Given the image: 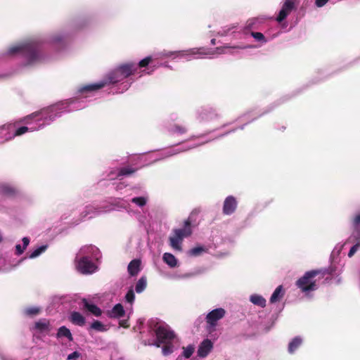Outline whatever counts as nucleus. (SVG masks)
Listing matches in <instances>:
<instances>
[{"label": "nucleus", "mask_w": 360, "mask_h": 360, "mask_svg": "<svg viewBox=\"0 0 360 360\" xmlns=\"http://www.w3.org/2000/svg\"><path fill=\"white\" fill-rule=\"evenodd\" d=\"M8 54L21 53L27 60L28 64H32L39 59V46L35 41H26L9 48Z\"/></svg>", "instance_id": "obj_1"}, {"label": "nucleus", "mask_w": 360, "mask_h": 360, "mask_svg": "<svg viewBox=\"0 0 360 360\" xmlns=\"http://www.w3.org/2000/svg\"><path fill=\"white\" fill-rule=\"evenodd\" d=\"M326 274V270L316 269L307 271L296 281V285L303 292L314 291L317 289L316 282L314 278L321 274L322 277Z\"/></svg>", "instance_id": "obj_2"}, {"label": "nucleus", "mask_w": 360, "mask_h": 360, "mask_svg": "<svg viewBox=\"0 0 360 360\" xmlns=\"http://www.w3.org/2000/svg\"><path fill=\"white\" fill-rule=\"evenodd\" d=\"M174 235L169 238V245L174 250L182 251V242L184 238L189 237L192 234L191 221L188 218L184 221L183 229L173 230Z\"/></svg>", "instance_id": "obj_3"}, {"label": "nucleus", "mask_w": 360, "mask_h": 360, "mask_svg": "<svg viewBox=\"0 0 360 360\" xmlns=\"http://www.w3.org/2000/svg\"><path fill=\"white\" fill-rule=\"evenodd\" d=\"M75 262L77 270L82 274H91L97 269L96 264L88 257L84 256Z\"/></svg>", "instance_id": "obj_4"}, {"label": "nucleus", "mask_w": 360, "mask_h": 360, "mask_svg": "<svg viewBox=\"0 0 360 360\" xmlns=\"http://www.w3.org/2000/svg\"><path fill=\"white\" fill-rule=\"evenodd\" d=\"M154 330L156 338L163 343L172 342L175 338L174 332L166 326H157Z\"/></svg>", "instance_id": "obj_5"}, {"label": "nucleus", "mask_w": 360, "mask_h": 360, "mask_svg": "<svg viewBox=\"0 0 360 360\" xmlns=\"http://www.w3.org/2000/svg\"><path fill=\"white\" fill-rule=\"evenodd\" d=\"M225 314L226 311L223 308L215 309L207 314L206 321L210 326L214 327L217 321L224 318Z\"/></svg>", "instance_id": "obj_6"}, {"label": "nucleus", "mask_w": 360, "mask_h": 360, "mask_svg": "<svg viewBox=\"0 0 360 360\" xmlns=\"http://www.w3.org/2000/svg\"><path fill=\"white\" fill-rule=\"evenodd\" d=\"M137 68L138 67L133 63L123 64L115 70V74H121L122 75V77L125 79L134 75L137 70Z\"/></svg>", "instance_id": "obj_7"}, {"label": "nucleus", "mask_w": 360, "mask_h": 360, "mask_svg": "<svg viewBox=\"0 0 360 360\" xmlns=\"http://www.w3.org/2000/svg\"><path fill=\"white\" fill-rule=\"evenodd\" d=\"M295 8V3L293 0H285L282 6L281 11L276 18V20L278 22H281L284 20L287 16L291 13Z\"/></svg>", "instance_id": "obj_8"}, {"label": "nucleus", "mask_w": 360, "mask_h": 360, "mask_svg": "<svg viewBox=\"0 0 360 360\" xmlns=\"http://www.w3.org/2000/svg\"><path fill=\"white\" fill-rule=\"evenodd\" d=\"M237 207V201L235 197L232 195L228 196L223 205V213L226 215L233 214Z\"/></svg>", "instance_id": "obj_9"}, {"label": "nucleus", "mask_w": 360, "mask_h": 360, "mask_svg": "<svg viewBox=\"0 0 360 360\" xmlns=\"http://www.w3.org/2000/svg\"><path fill=\"white\" fill-rule=\"evenodd\" d=\"M213 348V343L209 339L204 340L199 345L198 355L200 357H206Z\"/></svg>", "instance_id": "obj_10"}, {"label": "nucleus", "mask_w": 360, "mask_h": 360, "mask_svg": "<svg viewBox=\"0 0 360 360\" xmlns=\"http://www.w3.org/2000/svg\"><path fill=\"white\" fill-rule=\"evenodd\" d=\"M83 309L90 312L96 316H100L102 314V310L96 304L90 303L86 299L82 300Z\"/></svg>", "instance_id": "obj_11"}, {"label": "nucleus", "mask_w": 360, "mask_h": 360, "mask_svg": "<svg viewBox=\"0 0 360 360\" xmlns=\"http://www.w3.org/2000/svg\"><path fill=\"white\" fill-rule=\"evenodd\" d=\"M108 314V316L110 318L119 319L125 315V311L121 304H117Z\"/></svg>", "instance_id": "obj_12"}, {"label": "nucleus", "mask_w": 360, "mask_h": 360, "mask_svg": "<svg viewBox=\"0 0 360 360\" xmlns=\"http://www.w3.org/2000/svg\"><path fill=\"white\" fill-rule=\"evenodd\" d=\"M141 260L133 259L131 260L127 267L128 272L131 276H136L141 270Z\"/></svg>", "instance_id": "obj_13"}, {"label": "nucleus", "mask_w": 360, "mask_h": 360, "mask_svg": "<svg viewBox=\"0 0 360 360\" xmlns=\"http://www.w3.org/2000/svg\"><path fill=\"white\" fill-rule=\"evenodd\" d=\"M70 320L73 324L79 326H83L86 323L85 318L77 311L71 313Z\"/></svg>", "instance_id": "obj_14"}, {"label": "nucleus", "mask_w": 360, "mask_h": 360, "mask_svg": "<svg viewBox=\"0 0 360 360\" xmlns=\"http://www.w3.org/2000/svg\"><path fill=\"white\" fill-rule=\"evenodd\" d=\"M105 85H106V82H101L96 83V84L85 85L79 89V92L83 93V92H87V91H96V90L102 89Z\"/></svg>", "instance_id": "obj_15"}, {"label": "nucleus", "mask_w": 360, "mask_h": 360, "mask_svg": "<svg viewBox=\"0 0 360 360\" xmlns=\"http://www.w3.org/2000/svg\"><path fill=\"white\" fill-rule=\"evenodd\" d=\"M49 321L46 319H43L35 322L34 328L36 330L42 333L46 330H49Z\"/></svg>", "instance_id": "obj_16"}, {"label": "nucleus", "mask_w": 360, "mask_h": 360, "mask_svg": "<svg viewBox=\"0 0 360 360\" xmlns=\"http://www.w3.org/2000/svg\"><path fill=\"white\" fill-rule=\"evenodd\" d=\"M302 343V340L300 337L294 338L288 345V352L293 354L301 346Z\"/></svg>", "instance_id": "obj_17"}, {"label": "nucleus", "mask_w": 360, "mask_h": 360, "mask_svg": "<svg viewBox=\"0 0 360 360\" xmlns=\"http://www.w3.org/2000/svg\"><path fill=\"white\" fill-rule=\"evenodd\" d=\"M162 259L164 262H165L168 266H169L172 268L176 267L177 266V259L171 253H164L162 256Z\"/></svg>", "instance_id": "obj_18"}, {"label": "nucleus", "mask_w": 360, "mask_h": 360, "mask_svg": "<svg viewBox=\"0 0 360 360\" xmlns=\"http://www.w3.org/2000/svg\"><path fill=\"white\" fill-rule=\"evenodd\" d=\"M0 192L5 195L11 197L16 195L17 190L9 185L3 184L0 186Z\"/></svg>", "instance_id": "obj_19"}, {"label": "nucleus", "mask_w": 360, "mask_h": 360, "mask_svg": "<svg viewBox=\"0 0 360 360\" xmlns=\"http://www.w3.org/2000/svg\"><path fill=\"white\" fill-rule=\"evenodd\" d=\"M250 300L255 305L259 306L260 307H264L266 306V300L259 295H252L250 296Z\"/></svg>", "instance_id": "obj_20"}, {"label": "nucleus", "mask_w": 360, "mask_h": 360, "mask_svg": "<svg viewBox=\"0 0 360 360\" xmlns=\"http://www.w3.org/2000/svg\"><path fill=\"white\" fill-rule=\"evenodd\" d=\"M138 170V168H135L131 166L122 167L119 169L117 177L120 178L122 176H128L134 174Z\"/></svg>", "instance_id": "obj_21"}, {"label": "nucleus", "mask_w": 360, "mask_h": 360, "mask_svg": "<svg viewBox=\"0 0 360 360\" xmlns=\"http://www.w3.org/2000/svg\"><path fill=\"white\" fill-rule=\"evenodd\" d=\"M98 212H100L98 207H96L91 205H89L85 207L84 210L81 213L80 216L82 219H84L89 214H96Z\"/></svg>", "instance_id": "obj_22"}, {"label": "nucleus", "mask_w": 360, "mask_h": 360, "mask_svg": "<svg viewBox=\"0 0 360 360\" xmlns=\"http://www.w3.org/2000/svg\"><path fill=\"white\" fill-rule=\"evenodd\" d=\"M57 337L58 338L65 337L68 339L69 341L73 340V337L72 335L70 330L65 326H61L58 328V330L57 333Z\"/></svg>", "instance_id": "obj_23"}, {"label": "nucleus", "mask_w": 360, "mask_h": 360, "mask_svg": "<svg viewBox=\"0 0 360 360\" xmlns=\"http://www.w3.org/2000/svg\"><path fill=\"white\" fill-rule=\"evenodd\" d=\"M283 290L282 285L278 286L276 290L274 291L273 294L271 295L270 297V302L271 303H275L278 302L283 296V294L281 293Z\"/></svg>", "instance_id": "obj_24"}, {"label": "nucleus", "mask_w": 360, "mask_h": 360, "mask_svg": "<svg viewBox=\"0 0 360 360\" xmlns=\"http://www.w3.org/2000/svg\"><path fill=\"white\" fill-rule=\"evenodd\" d=\"M147 281L146 277H141L136 284L135 290L137 293L142 292L146 288Z\"/></svg>", "instance_id": "obj_25"}, {"label": "nucleus", "mask_w": 360, "mask_h": 360, "mask_svg": "<svg viewBox=\"0 0 360 360\" xmlns=\"http://www.w3.org/2000/svg\"><path fill=\"white\" fill-rule=\"evenodd\" d=\"M41 311V309L37 307H32L26 308L24 311L25 315L32 317L38 315Z\"/></svg>", "instance_id": "obj_26"}, {"label": "nucleus", "mask_w": 360, "mask_h": 360, "mask_svg": "<svg viewBox=\"0 0 360 360\" xmlns=\"http://www.w3.org/2000/svg\"><path fill=\"white\" fill-rule=\"evenodd\" d=\"M122 77V75L121 74H115V70L108 75V79L110 83L115 84L124 79Z\"/></svg>", "instance_id": "obj_27"}, {"label": "nucleus", "mask_w": 360, "mask_h": 360, "mask_svg": "<svg viewBox=\"0 0 360 360\" xmlns=\"http://www.w3.org/2000/svg\"><path fill=\"white\" fill-rule=\"evenodd\" d=\"M91 328L100 332H104L107 330L106 327L100 321L98 320L94 321L91 324Z\"/></svg>", "instance_id": "obj_28"}, {"label": "nucleus", "mask_w": 360, "mask_h": 360, "mask_svg": "<svg viewBox=\"0 0 360 360\" xmlns=\"http://www.w3.org/2000/svg\"><path fill=\"white\" fill-rule=\"evenodd\" d=\"M218 117L217 113L214 110H210L202 113V119L210 121Z\"/></svg>", "instance_id": "obj_29"}, {"label": "nucleus", "mask_w": 360, "mask_h": 360, "mask_svg": "<svg viewBox=\"0 0 360 360\" xmlns=\"http://www.w3.org/2000/svg\"><path fill=\"white\" fill-rule=\"evenodd\" d=\"M48 248L47 245H41L34 250L30 255V258L34 259L39 256L42 252H45Z\"/></svg>", "instance_id": "obj_30"}, {"label": "nucleus", "mask_w": 360, "mask_h": 360, "mask_svg": "<svg viewBox=\"0 0 360 360\" xmlns=\"http://www.w3.org/2000/svg\"><path fill=\"white\" fill-rule=\"evenodd\" d=\"M194 351L195 347L193 345H190L187 347H183V356L186 359H189L193 354Z\"/></svg>", "instance_id": "obj_31"}, {"label": "nucleus", "mask_w": 360, "mask_h": 360, "mask_svg": "<svg viewBox=\"0 0 360 360\" xmlns=\"http://www.w3.org/2000/svg\"><path fill=\"white\" fill-rule=\"evenodd\" d=\"M163 347H162V354L165 356H167L172 353L173 352V345L172 342H168L166 343H163Z\"/></svg>", "instance_id": "obj_32"}, {"label": "nucleus", "mask_w": 360, "mask_h": 360, "mask_svg": "<svg viewBox=\"0 0 360 360\" xmlns=\"http://www.w3.org/2000/svg\"><path fill=\"white\" fill-rule=\"evenodd\" d=\"M205 251V248L201 246L195 247L189 250V255L191 256H198Z\"/></svg>", "instance_id": "obj_33"}, {"label": "nucleus", "mask_w": 360, "mask_h": 360, "mask_svg": "<svg viewBox=\"0 0 360 360\" xmlns=\"http://www.w3.org/2000/svg\"><path fill=\"white\" fill-rule=\"evenodd\" d=\"M352 238H353L354 240L356 241V243L360 245V226L354 227L353 233L349 239Z\"/></svg>", "instance_id": "obj_34"}, {"label": "nucleus", "mask_w": 360, "mask_h": 360, "mask_svg": "<svg viewBox=\"0 0 360 360\" xmlns=\"http://www.w3.org/2000/svg\"><path fill=\"white\" fill-rule=\"evenodd\" d=\"M131 202L140 207H143L146 204V199L144 197H135L131 199Z\"/></svg>", "instance_id": "obj_35"}, {"label": "nucleus", "mask_w": 360, "mask_h": 360, "mask_svg": "<svg viewBox=\"0 0 360 360\" xmlns=\"http://www.w3.org/2000/svg\"><path fill=\"white\" fill-rule=\"evenodd\" d=\"M251 36L254 37L258 41L266 42L264 35L262 32H252Z\"/></svg>", "instance_id": "obj_36"}, {"label": "nucleus", "mask_w": 360, "mask_h": 360, "mask_svg": "<svg viewBox=\"0 0 360 360\" xmlns=\"http://www.w3.org/2000/svg\"><path fill=\"white\" fill-rule=\"evenodd\" d=\"M186 131L187 130H186V127L181 126V125H178V124H175L172 129V131L173 133H176V134H185L186 132Z\"/></svg>", "instance_id": "obj_37"}, {"label": "nucleus", "mask_w": 360, "mask_h": 360, "mask_svg": "<svg viewBox=\"0 0 360 360\" xmlns=\"http://www.w3.org/2000/svg\"><path fill=\"white\" fill-rule=\"evenodd\" d=\"M134 298L135 295L134 290L132 289L129 290L125 296L126 301L131 304L134 301Z\"/></svg>", "instance_id": "obj_38"}, {"label": "nucleus", "mask_w": 360, "mask_h": 360, "mask_svg": "<svg viewBox=\"0 0 360 360\" xmlns=\"http://www.w3.org/2000/svg\"><path fill=\"white\" fill-rule=\"evenodd\" d=\"M152 61L151 56H147L145 58L142 59L139 61L138 66L139 68H145L148 65V64Z\"/></svg>", "instance_id": "obj_39"}, {"label": "nucleus", "mask_w": 360, "mask_h": 360, "mask_svg": "<svg viewBox=\"0 0 360 360\" xmlns=\"http://www.w3.org/2000/svg\"><path fill=\"white\" fill-rule=\"evenodd\" d=\"M29 131V128L27 127H21L20 128H18L15 134H14V136H21L22 134H24L25 133Z\"/></svg>", "instance_id": "obj_40"}, {"label": "nucleus", "mask_w": 360, "mask_h": 360, "mask_svg": "<svg viewBox=\"0 0 360 360\" xmlns=\"http://www.w3.org/2000/svg\"><path fill=\"white\" fill-rule=\"evenodd\" d=\"M360 247V245L358 244L357 243H356L355 245H354L349 250V252H348V257H352L356 252V251L359 250Z\"/></svg>", "instance_id": "obj_41"}, {"label": "nucleus", "mask_w": 360, "mask_h": 360, "mask_svg": "<svg viewBox=\"0 0 360 360\" xmlns=\"http://www.w3.org/2000/svg\"><path fill=\"white\" fill-rule=\"evenodd\" d=\"M80 355H81V354L79 352L75 351V352L70 354L68 356L67 359L68 360H76L80 356Z\"/></svg>", "instance_id": "obj_42"}, {"label": "nucleus", "mask_w": 360, "mask_h": 360, "mask_svg": "<svg viewBox=\"0 0 360 360\" xmlns=\"http://www.w3.org/2000/svg\"><path fill=\"white\" fill-rule=\"evenodd\" d=\"M360 224V212L353 219L354 227L359 226Z\"/></svg>", "instance_id": "obj_43"}, {"label": "nucleus", "mask_w": 360, "mask_h": 360, "mask_svg": "<svg viewBox=\"0 0 360 360\" xmlns=\"http://www.w3.org/2000/svg\"><path fill=\"white\" fill-rule=\"evenodd\" d=\"M25 250V248H24V247L22 248L20 244H18V245H15V250H16V255H22Z\"/></svg>", "instance_id": "obj_44"}, {"label": "nucleus", "mask_w": 360, "mask_h": 360, "mask_svg": "<svg viewBox=\"0 0 360 360\" xmlns=\"http://www.w3.org/2000/svg\"><path fill=\"white\" fill-rule=\"evenodd\" d=\"M328 1V0H316V6L318 7H322Z\"/></svg>", "instance_id": "obj_45"}, {"label": "nucleus", "mask_w": 360, "mask_h": 360, "mask_svg": "<svg viewBox=\"0 0 360 360\" xmlns=\"http://www.w3.org/2000/svg\"><path fill=\"white\" fill-rule=\"evenodd\" d=\"M120 326L121 327H123V328H129V325L128 324V321L127 320H122L120 321Z\"/></svg>", "instance_id": "obj_46"}, {"label": "nucleus", "mask_w": 360, "mask_h": 360, "mask_svg": "<svg viewBox=\"0 0 360 360\" xmlns=\"http://www.w3.org/2000/svg\"><path fill=\"white\" fill-rule=\"evenodd\" d=\"M22 240L23 243V247L26 249L30 243V239L27 237H24Z\"/></svg>", "instance_id": "obj_47"}, {"label": "nucleus", "mask_w": 360, "mask_h": 360, "mask_svg": "<svg viewBox=\"0 0 360 360\" xmlns=\"http://www.w3.org/2000/svg\"><path fill=\"white\" fill-rule=\"evenodd\" d=\"M162 344H163V342L156 338V340L153 345L157 347H160Z\"/></svg>", "instance_id": "obj_48"}, {"label": "nucleus", "mask_w": 360, "mask_h": 360, "mask_svg": "<svg viewBox=\"0 0 360 360\" xmlns=\"http://www.w3.org/2000/svg\"><path fill=\"white\" fill-rule=\"evenodd\" d=\"M38 114H39V112L32 113V116L36 117Z\"/></svg>", "instance_id": "obj_49"}, {"label": "nucleus", "mask_w": 360, "mask_h": 360, "mask_svg": "<svg viewBox=\"0 0 360 360\" xmlns=\"http://www.w3.org/2000/svg\"><path fill=\"white\" fill-rule=\"evenodd\" d=\"M212 41V43L213 44H214L215 39H212V41Z\"/></svg>", "instance_id": "obj_50"}, {"label": "nucleus", "mask_w": 360, "mask_h": 360, "mask_svg": "<svg viewBox=\"0 0 360 360\" xmlns=\"http://www.w3.org/2000/svg\"><path fill=\"white\" fill-rule=\"evenodd\" d=\"M233 27H231V28H229L227 31L231 30V29H232V28H233Z\"/></svg>", "instance_id": "obj_51"}]
</instances>
